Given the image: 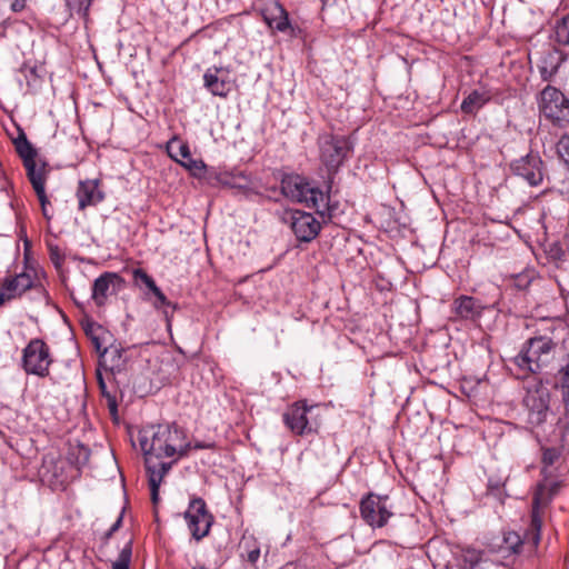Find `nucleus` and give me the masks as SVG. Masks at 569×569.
<instances>
[{
    "label": "nucleus",
    "mask_w": 569,
    "mask_h": 569,
    "mask_svg": "<svg viewBox=\"0 0 569 569\" xmlns=\"http://www.w3.org/2000/svg\"><path fill=\"white\" fill-rule=\"evenodd\" d=\"M138 440L144 456L146 468L148 459L153 463L174 465L187 457L191 449L186 430L176 422L146 426L140 429Z\"/></svg>",
    "instance_id": "f257e3e1"
},
{
    "label": "nucleus",
    "mask_w": 569,
    "mask_h": 569,
    "mask_svg": "<svg viewBox=\"0 0 569 569\" xmlns=\"http://www.w3.org/2000/svg\"><path fill=\"white\" fill-rule=\"evenodd\" d=\"M540 462V475L542 479L536 486L532 503L548 510L550 503L563 486L565 478L569 472L565 457V446H542Z\"/></svg>",
    "instance_id": "f03ea898"
},
{
    "label": "nucleus",
    "mask_w": 569,
    "mask_h": 569,
    "mask_svg": "<svg viewBox=\"0 0 569 569\" xmlns=\"http://www.w3.org/2000/svg\"><path fill=\"white\" fill-rule=\"evenodd\" d=\"M299 202L313 209L323 219H330V196L317 186L311 184L307 178L298 173H283L280 178L278 197Z\"/></svg>",
    "instance_id": "7ed1b4c3"
},
{
    "label": "nucleus",
    "mask_w": 569,
    "mask_h": 569,
    "mask_svg": "<svg viewBox=\"0 0 569 569\" xmlns=\"http://www.w3.org/2000/svg\"><path fill=\"white\" fill-rule=\"evenodd\" d=\"M546 512L547 510L532 503L530 523L523 536L516 531H505L500 542L493 549L503 556L535 552L541 540V528Z\"/></svg>",
    "instance_id": "20e7f679"
},
{
    "label": "nucleus",
    "mask_w": 569,
    "mask_h": 569,
    "mask_svg": "<svg viewBox=\"0 0 569 569\" xmlns=\"http://www.w3.org/2000/svg\"><path fill=\"white\" fill-rule=\"evenodd\" d=\"M44 276L46 273L42 269H38L26 262L20 272L7 274L1 279V301H7V303H9L22 298V296L29 290H34L44 299H48L49 295L41 281V278H44Z\"/></svg>",
    "instance_id": "39448f33"
},
{
    "label": "nucleus",
    "mask_w": 569,
    "mask_h": 569,
    "mask_svg": "<svg viewBox=\"0 0 569 569\" xmlns=\"http://www.w3.org/2000/svg\"><path fill=\"white\" fill-rule=\"evenodd\" d=\"M557 343L547 336L532 337L526 341L515 365L531 373L540 372L552 359Z\"/></svg>",
    "instance_id": "423d86ee"
},
{
    "label": "nucleus",
    "mask_w": 569,
    "mask_h": 569,
    "mask_svg": "<svg viewBox=\"0 0 569 569\" xmlns=\"http://www.w3.org/2000/svg\"><path fill=\"white\" fill-rule=\"evenodd\" d=\"M319 410L318 405H308L306 400H298L287 408L282 420L284 426L297 436L317 432L320 426Z\"/></svg>",
    "instance_id": "0eeeda50"
},
{
    "label": "nucleus",
    "mask_w": 569,
    "mask_h": 569,
    "mask_svg": "<svg viewBox=\"0 0 569 569\" xmlns=\"http://www.w3.org/2000/svg\"><path fill=\"white\" fill-rule=\"evenodd\" d=\"M320 161L329 173H336L353 150L349 137L321 134L318 139Z\"/></svg>",
    "instance_id": "6e6552de"
},
{
    "label": "nucleus",
    "mask_w": 569,
    "mask_h": 569,
    "mask_svg": "<svg viewBox=\"0 0 569 569\" xmlns=\"http://www.w3.org/2000/svg\"><path fill=\"white\" fill-rule=\"evenodd\" d=\"M52 362L51 349L43 339L33 338L22 349L21 368L27 375L49 377Z\"/></svg>",
    "instance_id": "1a4fd4ad"
},
{
    "label": "nucleus",
    "mask_w": 569,
    "mask_h": 569,
    "mask_svg": "<svg viewBox=\"0 0 569 569\" xmlns=\"http://www.w3.org/2000/svg\"><path fill=\"white\" fill-rule=\"evenodd\" d=\"M388 501V496L367 493L359 503L361 519L373 529L385 527L393 516Z\"/></svg>",
    "instance_id": "9d476101"
},
{
    "label": "nucleus",
    "mask_w": 569,
    "mask_h": 569,
    "mask_svg": "<svg viewBox=\"0 0 569 569\" xmlns=\"http://www.w3.org/2000/svg\"><path fill=\"white\" fill-rule=\"evenodd\" d=\"M184 519L192 538L197 541L209 535L214 521L212 513L207 508L206 501L200 497L191 498L184 512Z\"/></svg>",
    "instance_id": "9b49d317"
},
{
    "label": "nucleus",
    "mask_w": 569,
    "mask_h": 569,
    "mask_svg": "<svg viewBox=\"0 0 569 569\" xmlns=\"http://www.w3.org/2000/svg\"><path fill=\"white\" fill-rule=\"evenodd\" d=\"M549 400V390L542 385H537L527 389L523 398V406L528 411V422L531 426H540L547 420Z\"/></svg>",
    "instance_id": "f8f14e48"
},
{
    "label": "nucleus",
    "mask_w": 569,
    "mask_h": 569,
    "mask_svg": "<svg viewBox=\"0 0 569 569\" xmlns=\"http://www.w3.org/2000/svg\"><path fill=\"white\" fill-rule=\"evenodd\" d=\"M168 156L179 163L181 167L187 169L190 174L194 178H202L207 166L201 159H193L191 157L190 148L188 142L179 139L178 136H173L166 144Z\"/></svg>",
    "instance_id": "ddd939ff"
},
{
    "label": "nucleus",
    "mask_w": 569,
    "mask_h": 569,
    "mask_svg": "<svg viewBox=\"0 0 569 569\" xmlns=\"http://www.w3.org/2000/svg\"><path fill=\"white\" fill-rule=\"evenodd\" d=\"M538 108L545 118L556 123L565 117L569 100L556 87L547 86L539 94Z\"/></svg>",
    "instance_id": "4468645a"
},
{
    "label": "nucleus",
    "mask_w": 569,
    "mask_h": 569,
    "mask_svg": "<svg viewBox=\"0 0 569 569\" xmlns=\"http://www.w3.org/2000/svg\"><path fill=\"white\" fill-rule=\"evenodd\" d=\"M515 176L522 178L530 186H539L543 180V162L538 154L529 153L521 157L510 164Z\"/></svg>",
    "instance_id": "2eb2a0df"
},
{
    "label": "nucleus",
    "mask_w": 569,
    "mask_h": 569,
    "mask_svg": "<svg viewBox=\"0 0 569 569\" xmlns=\"http://www.w3.org/2000/svg\"><path fill=\"white\" fill-rule=\"evenodd\" d=\"M290 228L297 240L310 242L319 234L321 223L310 212L293 210L290 217Z\"/></svg>",
    "instance_id": "dca6fc26"
},
{
    "label": "nucleus",
    "mask_w": 569,
    "mask_h": 569,
    "mask_svg": "<svg viewBox=\"0 0 569 569\" xmlns=\"http://www.w3.org/2000/svg\"><path fill=\"white\" fill-rule=\"evenodd\" d=\"M13 144L16 152L22 160L28 178L47 172L46 162L38 167V150L28 140L26 133L22 130H20L18 137L13 139Z\"/></svg>",
    "instance_id": "f3484780"
},
{
    "label": "nucleus",
    "mask_w": 569,
    "mask_h": 569,
    "mask_svg": "<svg viewBox=\"0 0 569 569\" xmlns=\"http://www.w3.org/2000/svg\"><path fill=\"white\" fill-rule=\"evenodd\" d=\"M122 284L123 279L120 274L106 271L93 281L91 298L97 306L101 307L108 297L119 290Z\"/></svg>",
    "instance_id": "a211bd4d"
},
{
    "label": "nucleus",
    "mask_w": 569,
    "mask_h": 569,
    "mask_svg": "<svg viewBox=\"0 0 569 569\" xmlns=\"http://www.w3.org/2000/svg\"><path fill=\"white\" fill-rule=\"evenodd\" d=\"M483 309L485 306L479 299L466 295L457 297L451 303V312L455 319L463 321H478Z\"/></svg>",
    "instance_id": "6ab92c4d"
},
{
    "label": "nucleus",
    "mask_w": 569,
    "mask_h": 569,
    "mask_svg": "<svg viewBox=\"0 0 569 569\" xmlns=\"http://www.w3.org/2000/svg\"><path fill=\"white\" fill-rule=\"evenodd\" d=\"M260 14L266 24L278 32H293V27L289 20V13L279 1H273L260 9Z\"/></svg>",
    "instance_id": "aec40b11"
},
{
    "label": "nucleus",
    "mask_w": 569,
    "mask_h": 569,
    "mask_svg": "<svg viewBox=\"0 0 569 569\" xmlns=\"http://www.w3.org/2000/svg\"><path fill=\"white\" fill-rule=\"evenodd\" d=\"M76 197L78 209L84 210L94 207L104 200V192L100 189L99 179L80 180L77 187Z\"/></svg>",
    "instance_id": "412c9836"
},
{
    "label": "nucleus",
    "mask_w": 569,
    "mask_h": 569,
    "mask_svg": "<svg viewBox=\"0 0 569 569\" xmlns=\"http://www.w3.org/2000/svg\"><path fill=\"white\" fill-rule=\"evenodd\" d=\"M203 86L213 96L226 98L231 91L229 71L224 68H209L203 74Z\"/></svg>",
    "instance_id": "4be33fe9"
},
{
    "label": "nucleus",
    "mask_w": 569,
    "mask_h": 569,
    "mask_svg": "<svg viewBox=\"0 0 569 569\" xmlns=\"http://www.w3.org/2000/svg\"><path fill=\"white\" fill-rule=\"evenodd\" d=\"M124 367L126 358L122 348L110 346L99 352V368L103 369L106 373L114 376V373L121 372Z\"/></svg>",
    "instance_id": "5701e85b"
},
{
    "label": "nucleus",
    "mask_w": 569,
    "mask_h": 569,
    "mask_svg": "<svg viewBox=\"0 0 569 569\" xmlns=\"http://www.w3.org/2000/svg\"><path fill=\"white\" fill-rule=\"evenodd\" d=\"M173 462L169 463H153L151 459H148V468H146L151 495V501L153 505L159 502V488L164 476L171 470Z\"/></svg>",
    "instance_id": "b1692460"
},
{
    "label": "nucleus",
    "mask_w": 569,
    "mask_h": 569,
    "mask_svg": "<svg viewBox=\"0 0 569 569\" xmlns=\"http://www.w3.org/2000/svg\"><path fill=\"white\" fill-rule=\"evenodd\" d=\"M490 100V91L475 89L465 97L460 104V109L465 114L475 116Z\"/></svg>",
    "instance_id": "393cba45"
},
{
    "label": "nucleus",
    "mask_w": 569,
    "mask_h": 569,
    "mask_svg": "<svg viewBox=\"0 0 569 569\" xmlns=\"http://www.w3.org/2000/svg\"><path fill=\"white\" fill-rule=\"evenodd\" d=\"M83 330L86 336L90 339L93 348L99 353L106 348V337L109 332L100 325L93 321H87L83 323Z\"/></svg>",
    "instance_id": "a878e982"
},
{
    "label": "nucleus",
    "mask_w": 569,
    "mask_h": 569,
    "mask_svg": "<svg viewBox=\"0 0 569 569\" xmlns=\"http://www.w3.org/2000/svg\"><path fill=\"white\" fill-rule=\"evenodd\" d=\"M239 548L241 550L240 556L250 563L254 565L259 560L260 547L253 536L244 535L240 541Z\"/></svg>",
    "instance_id": "bb28decb"
},
{
    "label": "nucleus",
    "mask_w": 569,
    "mask_h": 569,
    "mask_svg": "<svg viewBox=\"0 0 569 569\" xmlns=\"http://www.w3.org/2000/svg\"><path fill=\"white\" fill-rule=\"evenodd\" d=\"M102 370L103 369L98 367V369H97V382H98V386H99V389H100V392H101L102 397L106 398V400H107V407L109 409L110 415L113 418H117V415H118L117 396L108 390L107 383H106V379H104L103 373H102Z\"/></svg>",
    "instance_id": "cd10ccee"
},
{
    "label": "nucleus",
    "mask_w": 569,
    "mask_h": 569,
    "mask_svg": "<svg viewBox=\"0 0 569 569\" xmlns=\"http://www.w3.org/2000/svg\"><path fill=\"white\" fill-rule=\"evenodd\" d=\"M19 73L23 77L30 92L37 91L41 86L42 80L38 73L37 66L23 63L19 69Z\"/></svg>",
    "instance_id": "c85d7f7f"
},
{
    "label": "nucleus",
    "mask_w": 569,
    "mask_h": 569,
    "mask_svg": "<svg viewBox=\"0 0 569 569\" xmlns=\"http://www.w3.org/2000/svg\"><path fill=\"white\" fill-rule=\"evenodd\" d=\"M48 172L28 178L40 202L41 209H44L50 202L46 193V181Z\"/></svg>",
    "instance_id": "c756f323"
},
{
    "label": "nucleus",
    "mask_w": 569,
    "mask_h": 569,
    "mask_svg": "<svg viewBox=\"0 0 569 569\" xmlns=\"http://www.w3.org/2000/svg\"><path fill=\"white\" fill-rule=\"evenodd\" d=\"M251 202H256L258 204H264L266 202H279L278 187L267 186L261 182L259 189L257 190V194L251 200Z\"/></svg>",
    "instance_id": "7c9ffc66"
},
{
    "label": "nucleus",
    "mask_w": 569,
    "mask_h": 569,
    "mask_svg": "<svg viewBox=\"0 0 569 569\" xmlns=\"http://www.w3.org/2000/svg\"><path fill=\"white\" fill-rule=\"evenodd\" d=\"M249 177L243 173L232 174V173H221L218 177V181L223 186L231 189H238L239 191L246 183Z\"/></svg>",
    "instance_id": "2f4dec72"
},
{
    "label": "nucleus",
    "mask_w": 569,
    "mask_h": 569,
    "mask_svg": "<svg viewBox=\"0 0 569 569\" xmlns=\"http://www.w3.org/2000/svg\"><path fill=\"white\" fill-rule=\"evenodd\" d=\"M132 557V540L124 543L117 560L112 563V569H130Z\"/></svg>",
    "instance_id": "473e14b6"
},
{
    "label": "nucleus",
    "mask_w": 569,
    "mask_h": 569,
    "mask_svg": "<svg viewBox=\"0 0 569 569\" xmlns=\"http://www.w3.org/2000/svg\"><path fill=\"white\" fill-rule=\"evenodd\" d=\"M49 259L57 271H60L66 261L64 251L53 242H47Z\"/></svg>",
    "instance_id": "72a5a7b5"
},
{
    "label": "nucleus",
    "mask_w": 569,
    "mask_h": 569,
    "mask_svg": "<svg viewBox=\"0 0 569 569\" xmlns=\"http://www.w3.org/2000/svg\"><path fill=\"white\" fill-rule=\"evenodd\" d=\"M556 40L561 44H569V13L557 24Z\"/></svg>",
    "instance_id": "f704fd0d"
},
{
    "label": "nucleus",
    "mask_w": 569,
    "mask_h": 569,
    "mask_svg": "<svg viewBox=\"0 0 569 569\" xmlns=\"http://www.w3.org/2000/svg\"><path fill=\"white\" fill-rule=\"evenodd\" d=\"M132 277L136 283L144 284L150 291H153L158 287L153 278L141 268L133 269Z\"/></svg>",
    "instance_id": "c9c22d12"
},
{
    "label": "nucleus",
    "mask_w": 569,
    "mask_h": 569,
    "mask_svg": "<svg viewBox=\"0 0 569 569\" xmlns=\"http://www.w3.org/2000/svg\"><path fill=\"white\" fill-rule=\"evenodd\" d=\"M261 182V179H252L249 177L240 190L243 199L251 201L257 194V190L259 189Z\"/></svg>",
    "instance_id": "e433bc0d"
},
{
    "label": "nucleus",
    "mask_w": 569,
    "mask_h": 569,
    "mask_svg": "<svg viewBox=\"0 0 569 569\" xmlns=\"http://www.w3.org/2000/svg\"><path fill=\"white\" fill-rule=\"evenodd\" d=\"M153 296L156 297V301L153 303L156 309H163L172 307L171 302L167 299L164 293L161 291L159 287H157L153 291H151Z\"/></svg>",
    "instance_id": "4c0bfd02"
},
{
    "label": "nucleus",
    "mask_w": 569,
    "mask_h": 569,
    "mask_svg": "<svg viewBox=\"0 0 569 569\" xmlns=\"http://www.w3.org/2000/svg\"><path fill=\"white\" fill-rule=\"evenodd\" d=\"M559 387L569 388V353L566 358V363L559 369Z\"/></svg>",
    "instance_id": "58836bf2"
},
{
    "label": "nucleus",
    "mask_w": 569,
    "mask_h": 569,
    "mask_svg": "<svg viewBox=\"0 0 569 569\" xmlns=\"http://www.w3.org/2000/svg\"><path fill=\"white\" fill-rule=\"evenodd\" d=\"M558 152L569 169V136H565L560 139Z\"/></svg>",
    "instance_id": "ea45409f"
},
{
    "label": "nucleus",
    "mask_w": 569,
    "mask_h": 569,
    "mask_svg": "<svg viewBox=\"0 0 569 569\" xmlns=\"http://www.w3.org/2000/svg\"><path fill=\"white\" fill-rule=\"evenodd\" d=\"M539 72L543 81H549L557 72V67L549 69L547 66H539Z\"/></svg>",
    "instance_id": "a19ab883"
},
{
    "label": "nucleus",
    "mask_w": 569,
    "mask_h": 569,
    "mask_svg": "<svg viewBox=\"0 0 569 569\" xmlns=\"http://www.w3.org/2000/svg\"><path fill=\"white\" fill-rule=\"evenodd\" d=\"M216 447V443L212 441H196L193 445L191 443V448L196 450H202V449H213Z\"/></svg>",
    "instance_id": "79ce46f5"
},
{
    "label": "nucleus",
    "mask_w": 569,
    "mask_h": 569,
    "mask_svg": "<svg viewBox=\"0 0 569 569\" xmlns=\"http://www.w3.org/2000/svg\"><path fill=\"white\" fill-rule=\"evenodd\" d=\"M461 569H481L480 560H465Z\"/></svg>",
    "instance_id": "37998d69"
},
{
    "label": "nucleus",
    "mask_w": 569,
    "mask_h": 569,
    "mask_svg": "<svg viewBox=\"0 0 569 569\" xmlns=\"http://www.w3.org/2000/svg\"><path fill=\"white\" fill-rule=\"evenodd\" d=\"M561 389V396H562V402L567 410H569V387L568 388H560Z\"/></svg>",
    "instance_id": "c03bdc74"
},
{
    "label": "nucleus",
    "mask_w": 569,
    "mask_h": 569,
    "mask_svg": "<svg viewBox=\"0 0 569 569\" xmlns=\"http://www.w3.org/2000/svg\"><path fill=\"white\" fill-rule=\"evenodd\" d=\"M122 519H123V516L122 513L119 515V517L117 518V520L113 522V525L110 527L111 529V532H116L119 530V528L121 527L122 525Z\"/></svg>",
    "instance_id": "a18cd8bd"
},
{
    "label": "nucleus",
    "mask_w": 569,
    "mask_h": 569,
    "mask_svg": "<svg viewBox=\"0 0 569 569\" xmlns=\"http://www.w3.org/2000/svg\"><path fill=\"white\" fill-rule=\"evenodd\" d=\"M92 0H86V2L81 1L80 10L83 11V16H87L90 9Z\"/></svg>",
    "instance_id": "49530a36"
},
{
    "label": "nucleus",
    "mask_w": 569,
    "mask_h": 569,
    "mask_svg": "<svg viewBox=\"0 0 569 569\" xmlns=\"http://www.w3.org/2000/svg\"><path fill=\"white\" fill-rule=\"evenodd\" d=\"M113 533L114 532H111V529L109 528V530L106 531V533L103 536L104 541H108L112 537Z\"/></svg>",
    "instance_id": "de8ad7c7"
},
{
    "label": "nucleus",
    "mask_w": 569,
    "mask_h": 569,
    "mask_svg": "<svg viewBox=\"0 0 569 569\" xmlns=\"http://www.w3.org/2000/svg\"><path fill=\"white\" fill-rule=\"evenodd\" d=\"M42 210V214L46 219H51V216L48 213V207H44V209H41Z\"/></svg>",
    "instance_id": "09e8293b"
},
{
    "label": "nucleus",
    "mask_w": 569,
    "mask_h": 569,
    "mask_svg": "<svg viewBox=\"0 0 569 569\" xmlns=\"http://www.w3.org/2000/svg\"><path fill=\"white\" fill-rule=\"evenodd\" d=\"M163 312H164L166 317L168 318V310L164 309Z\"/></svg>",
    "instance_id": "8fccbe9b"
}]
</instances>
